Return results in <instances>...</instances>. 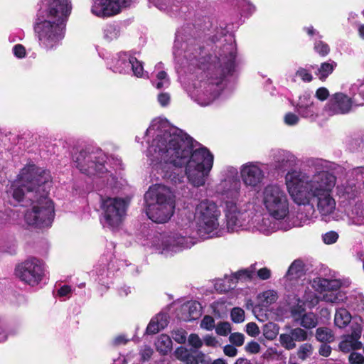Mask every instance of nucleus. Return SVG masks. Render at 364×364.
Here are the masks:
<instances>
[{
    "label": "nucleus",
    "instance_id": "3c124183",
    "mask_svg": "<svg viewBox=\"0 0 364 364\" xmlns=\"http://www.w3.org/2000/svg\"><path fill=\"white\" fill-rule=\"evenodd\" d=\"M229 341L236 346H241L244 343L245 336L241 333H233L230 335Z\"/></svg>",
    "mask_w": 364,
    "mask_h": 364
},
{
    "label": "nucleus",
    "instance_id": "c03bdc74",
    "mask_svg": "<svg viewBox=\"0 0 364 364\" xmlns=\"http://www.w3.org/2000/svg\"><path fill=\"white\" fill-rule=\"evenodd\" d=\"M312 104L314 103L313 100L311 99V95L308 93H304L299 97L298 102L295 107L296 109L302 107L304 108V107L311 105Z\"/></svg>",
    "mask_w": 364,
    "mask_h": 364
},
{
    "label": "nucleus",
    "instance_id": "8fccbe9b",
    "mask_svg": "<svg viewBox=\"0 0 364 364\" xmlns=\"http://www.w3.org/2000/svg\"><path fill=\"white\" fill-rule=\"evenodd\" d=\"M239 8L245 15H250L255 10V6L247 0H242L239 4Z\"/></svg>",
    "mask_w": 364,
    "mask_h": 364
},
{
    "label": "nucleus",
    "instance_id": "09e8293b",
    "mask_svg": "<svg viewBox=\"0 0 364 364\" xmlns=\"http://www.w3.org/2000/svg\"><path fill=\"white\" fill-rule=\"evenodd\" d=\"M200 328L211 331L215 328V319L210 316H205L200 322Z\"/></svg>",
    "mask_w": 364,
    "mask_h": 364
},
{
    "label": "nucleus",
    "instance_id": "1a4fd4ad",
    "mask_svg": "<svg viewBox=\"0 0 364 364\" xmlns=\"http://www.w3.org/2000/svg\"><path fill=\"white\" fill-rule=\"evenodd\" d=\"M128 201L122 198H102V223L109 228H118L124 218Z\"/></svg>",
    "mask_w": 364,
    "mask_h": 364
},
{
    "label": "nucleus",
    "instance_id": "774afa93",
    "mask_svg": "<svg viewBox=\"0 0 364 364\" xmlns=\"http://www.w3.org/2000/svg\"><path fill=\"white\" fill-rule=\"evenodd\" d=\"M328 96L329 92L326 87H320L316 92V97L321 101L326 100Z\"/></svg>",
    "mask_w": 364,
    "mask_h": 364
},
{
    "label": "nucleus",
    "instance_id": "dca6fc26",
    "mask_svg": "<svg viewBox=\"0 0 364 364\" xmlns=\"http://www.w3.org/2000/svg\"><path fill=\"white\" fill-rule=\"evenodd\" d=\"M264 164L248 162L240 168V176L245 186L252 189L260 188L265 178Z\"/></svg>",
    "mask_w": 364,
    "mask_h": 364
},
{
    "label": "nucleus",
    "instance_id": "423d86ee",
    "mask_svg": "<svg viewBox=\"0 0 364 364\" xmlns=\"http://www.w3.org/2000/svg\"><path fill=\"white\" fill-rule=\"evenodd\" d=\"M144 201L148 218L156 223L168 222L174 213V196L165 186H151L144 194Z\"/></svg>",
    "mask_w": 364,
    "mask_h": 364
},
{
    "label": "nucleus",
    "instance_id": "37998d69",
    "mask_svg": "<svg viewBox=\"0 0 364 364\" xmlns=\"http://www.w3.org/2000/svg\"><path fill=\"white\" fill-rule=\"evenodd\" d=\"M315 51L321 56H326L330 51V48L326 43L321 41H316L314 47Z\"/></svg>",
    "mask_w": 364,
    "mask_h": 364
},
{
    "label": "nucleus",
    "instance_id": "412c9836",
    "mask_svg": "<svg viewBox=\"0 0 364 364\" xmlns=\"http://www.w3.org/2000/svg\"><path fill=\"white\" fill-rule=\"evenodd\" d=\"M308 332L300 327L291 328L288 333L279 336V342L283 348L290 350L296 346V342H304L308 340Z\"/></svg>",
    "mask_w": 364,
    "mask_h": 364
},
{
    "label": "nucleus",
    "instance_id": "69168bd1",
    "mask_svg": "<svg viewBox=\"0 0 364 364\" xmlns=\"http://www.w3.org/2000/svg\"><path fill=\"white\" fill-rule=\"evenodd\" d=\"M13 52L15 56L18 58H24L26 55V49L21 44H17L14 46L13 48Z\"/></svg>",
    "mask_w": 364,
    "mask_h": 364
},
{
    "label": "nucleus",
    "instance_id": "f03ea898",
    "mask_svg": "<svg viewBox=\"0 0 364 364\" xmlns=\"http://www.w3.org/2000/svg\"><path fill=\"white\" fill-rule=\"evenodd\" d=\"M315 171L310 174L300 170H292L285 176V185L293 201L299 205H311L316 201L317 209L322 215H329L336 209L333 190L336 177L324 170L323 161H312Z\"/></svg>",
    "mask_w": 364,
    "mask_h": 364
},
{
    "label": "nucleus",
    "instance_id": "4c0bfd02",
    "mask_svg": "<svg viewBox=\"0 0 364 364\" xmlns=\"http://www.w3.org/2000/svg\"><path fill=\"white\" fill-rule=\"evenodd\" d=\"M296 110L299 114L304 118L314 119L317 116V109L314 104L304 107V108L296 109Z\"/></svg>",
    "mask_w": 364,
    "mask_h": 364
},
{
    "label": "nucleus",
    "instance_id": "6ab92c4d",
    "mask_svg": "<svg viewBox=\"0 0 364 364\" xmlns=\"http://www.w3.org/2000/svg\"><path fill=\"white\" fill-rule=\"evenodd\" d=\"M173 53L178 62L183 64V59L189 61L196 59L198 50L196 48H193L191 43L183 42V35L178 31L176 35Z\"/></svg>",
    "mask_w": 364,
    "mask_h": 364
},
{
    "label": "nucleus",
    "instance_id": "7ed1b4c3",
    "mask_svg": "<svg viewBox=\"0 0 364 364\" xmlns=\"http://www.w3.org/2000/svg\"><path fill=\"white\" fill-rule=\"evenodd\" d=\"M50 180L49 171L35 164H28L8 191L18 202L24 198L31 201V209L25 213V221L30 226L43 228L50 226L52 223L54 205L47 197Z\"/></svg>",
    "mask_w": 364,
    "mask_h": 364
},
{
    "label": "nucleus",
    "instance_id": "c756f323",
    "mask_svg": "<svg viewBox=\"0 0 364 364\" xmlns=\"http://www.w3.org/2000/svg\"><path fill=\"white\" fill-rule=\"evenodd\" d=\"M336 65V63L333 60L323 63L317 69L316 75L320 80H325L330 74L333 73Z\"/></svg>",
    "mask_w": 364,
    "mask_h": 364
},
{
    "label": "nucleus",
    "instance_id": "4d7b16f0",
    "mask_svg": "<svg viewBox=\"0 0 364 364\" xmlns=\"http://www.w3.org/2000/svg\"><path fill=\"white\" fill-rule=\"evenodd\" d=\"M284 121L287 125L294 126L299 123V118L296 114L288 112L284 115Z\"/></svg>",
    "mask_w": 364,
    "mask_h": 364
},
{
    "label": "nucleus",
    "instance_id": "ea45409f",
    "mask_svg": "<svg viewBox=\"0 0 364 364\" xmlns=\"http://www.w3.org/2000/svg\"><path fill=\"white\" fill-rule=\"evenodd\" d=\"M361 327L359 325H356L353 327L351 333L346 336L350 340L353 341L355 348H362V343L358 341L361 336Z\"/></svg>",
    "mask_w": 364,
    "mask_h": 364
},
{
    "label": "nucleus",
    "instance_id": "4468645a",
    "mask_svg": "<svg viewBox=\"0 0 364 364\" xmlns=\"http://www.w3.org/2000/svg\"><path fill=\"white\" fill-rule=\"evenodd\" d=\"M110 68L114 73L122 74H129L132 72L136 77H142L144 73L141 63L126 52L119 53L113 57Z\"/></svg>",
    "mask_w": 364,
    "mask_h": 364
},
{
    "label": "nucleus",
    "instance_id": "bb28decb",
    "mask_svg": "<svg viewBox=\"0 0 364 364\" xmlns=\"http://www.w3.org/2000/svg\"><path fill=\"white\" fill-rule=\"evenodd\" d=\"M351 321L350 314L343 308L338 309L335 314L334 323L338 328L346 327Z\"/></svg>",
    "mask_w": 364,
    "mask_h": 364
},
{
    "label": "nucleus",
    "instance_id": "72a5a7b5",
    "mask_svg": "<svg viewBox=\"0 0 364 364\" xmlns=\"http://www.w3.org/2000/svg\"><path fill=\"white\" fill-rule=\"evenodd\" d=\"M314 352V347L311 343H305L300 345L296 350L298 358L302 361L310 358Z\"/></svg>",
    "mask_w": 364,
    "mask_h": 364
},
{
    "label": "nucleus",
    "instance_id": "5fc2aeb1",
    "mask_svg": "<svg viewBox=\"0 0 364 364\" xmlns=\"http://www.w3.org/2000/svg\"><path fill=\"white\" fill-rule=\"evenodd\" d=\"M296 75L299 77L304 82H309L313 79V76L310 71L303 68H300L297 70Z\"/></svg>",
    "mask_w": 364,
    "mask_h": 364
},
{
    "label": "nucleus",
    "instance_id": "393cba45",
    "mask_svg": "<svg viewBox=\"0 0 364 364\" xmlns=\"http://www.w3.org/2000/svg\"><path fill=\"white\" fill-rule=\"evenodd\" d=\"M167 324L168 320L166 315L158 314L150 321L146 328V333L156 334L164 329Z\"/></svg>",
    "mask_w": 364,
    "mask_h": 364
},
{
    "label": "nucleus",
    "instance_id": "6e6d98bb",
    "mask_svg": "<svg viewBox=\"0 0 364 364\" xmlns=\"http://www.w3.org/2000/svg\"><path fill=\"white\" fill-rule=\"evenodd\" d=\"M135 0H112L113 4L117 6L115 8L117 14L120 13L122 9L129 7Z\"/></svg>",
    "mask_w": 364,
    "mask_h": 364
},
{
    "label": "nucleus",
    "instance_id": "e433bc0d",
    "mask_svg": "<svg viewBox=\"0 0 364 364\" xmlns=\"http://www.w3.org/2000/svg\"><path fill=\"white\" fill-rule=\"evenodd\" d=\"M350 91L351 94L357 95L360 97V103L364 105V78L358 79L351 85Z\"/></svg>",
    "mask_w": 364,
    "mask_h": 364
},
{
    "label": "nucleus",
    "instance_id": "a18cd8bd",
    "mask_svg": "<svg viewBox=\"0 0 364 364\" xmlns=\"http://www.w3.org/2000/svg\"><path fill=\"white\" fill-rule=\"evenodd\" d=\"M186 332L183 329L174 330L171 333L173 339L179 344H183L186 343Z\"/></svg>",
    "mask_w": 364,
    "mask_h": 364
},
{
    "label": "nucleus",
    "instance_id": "39448f33",
    "mask_svg": "<svg viewBox=\"0 0 364 364\" xmlns=\"http://www.w3.org/2000/svg\"><path fill=\"white\" fill-rule=\"evenodd\" d=\"M241 182L236 168H230L223 175L216 191L224 207L227 229L237 232L247 228L249 215L239 207L241 199Z\"/></svg>",
    "mask_w": 364,
    "mask_h": 364
},
{
    "label": "nucleus",
    "instance_id": "a878e982",
    "mask_svg": "<svg viewBox=\"0 0 364 364\" xmlns=\"http://www.w3.org/2000/svg\"><path fill=\"white\" fill-rule=\"evenodd\" d=\"M304 273L303 263L300 260H294L288 269L284 277L287 280L292 281L301 277Z\"/></svg>",
    "mask_w": 364,
    "mask_h": 364
},
{
    "label": "nucleus",
    "instance_id": "473e14b6",
    "mask_svg": "<svg viewBox=\"0 0 364 364\" xmlns=\"http://www.w3.org/2000/svg\"><path fill=\"white\" fill-rule=\"evenodd\" d=\"M183 310L188 311V320L196 319L200 315V305L196 301L188 302L183 306Z\"/></svg>",
    "mask_w": 364,
    "mask_h": 364
},
{
    "label": "nucleus",
    "instance_id": "20e7f679",
    "mask_svg": "<svg viewBox=\"0 0 364 364\" xmlns=\"http://www.w3.org/2000/svg\"><path fill=\"white\" fill-rule=\"evenodd\" d=\"M220 216V210L215 202L209 199L202 200L196 205L194 215L191 213L187 215V228L169 235H154L151 246L166 257L191 247L195 243L191 230L194 224L196 233L200 237L208 239L218 237Z\"/></svg>",
    "mask_w": 364,
    "mask_h": 364
},
{
    "label": "nucleus",
    "instance_id": "79ce46f5",
    "mask_svg": "<svg viewBox=\"0 0 364 364\" xmlns=\"http://www.w3.org/2000/svg\"><path fill=\"white\" fill-rule=\"evenodd\" d=\"M230 316L233 322L242 323L245 321V311L240 307H235L230 312Z\"/></svg>",
    "mask_w": 364,
    "mask_h": 364
},
{
    "label": "nucleus",
    "instance_id": "f3484780",
    "mask_svg": "<svg viewBox=\"0 0 364 364\" xmlns=\"http://www.w3.org/2000/svg\"><path fill=\"white\" fill-rule=\"evenodd\" d=\"M291 227V225L287 223V220H277L268 214L257 216L252 220L251 228L253 230L268 235L278 230H288Z\"/></svg>",
    "mask_w": 364,
    "mask_h": 364
},
{
    "label": "nucleus",
    "instance_id": "13d9d810",
    "mask_svg": "<svg viewBox=\"0 0 364 364\" xmlns=\"http://www.w3.org/2000/svg\"><path fill=\"white\" fill-rule=\"evenodd\" d=\"M339 348L343 352H349L351 350L356 349L354 348L353 341L350 340L348 337H346V339L340 343Z\"/></svg>",
    "mask_w": 364,
    "mask_h": 364
},
{
    "label": "nucleus",
    "instance_id": "052dcab7",
    "mask_svg": "<svg viewBox=\"0 0 364 364\" xmlns=\"http://www.w3.org/2000/svg\"><path fill=\"white\" fill-rule=\"evenodd\" d=\"M348 360L351 364H364V356L358 353H351Z\"/></svg>",
    "mask_w": 364,
    "mask_h": 364
},
{
    "label": "nucleus",
    "instance_id": "0eeeda50",
    "mask_svg": "<svg viewBox=\"0 0 364 364\" xmlns=\"http://www.w3.org/2000/svg\"><path fill=\"white\" fill-rule=\"evenodd\" d=\"M264 209L277 220H287L290 202L283 187L273 183L267 185L261 193Z\"/></svg>",
    "mask_w": 364,
    "mask_h": 364
},
{
    "label": "nucleus",
    "instance_id": "2f4dec72",
    "mask_svg": "<svg viewBox=\"0 0 364 364\" xmlns=\"http://www.w3.org/2000/svg\"><path fill=\"white\" fill-rule=\"evenodd\" d=\"M119 36V28L114 23L107 24L103 28V37L107 41L116 40Z\"/></svg>",
    "mask_w": 364,
    "mask_h": 364
},
{
    "label": "nucleus",
    "instance_id": "c85d7f7f",
    "mask_svg": "<svg viewBox=\"0 0 364 364\" xmlns=\"http://www.w3.org/2000/svg\"><path fill=\"white\" fill-rule=\"evenodd\" d=\"M259 305L267 307L274 303L277 299V294L274 290H267L257 296Z\"/></svg>",
    "mask_w": 364,
    "mask_h": 364
},
{
    "label": "nucleus",
    "instance_id": "aec40b11",
    "mask_svg": "<svg viewBox=\"0 0 364 364\" xmlns=\"http://www.w3.org/2000/svg\"><path fill=\"white\" fill-rule=\"evenodd\" d=\"M291 315L294 321L304 329H312L318 323V316L313 312H306L305 308L300 304V301L291 308Z\"/></svg>",
    "mask_w": 364,
    "mask_h": 364
},
{
    "label": "nucleus",
    "instance_id": "e2e57ef3",
    "mask_svg": "<svg viewBox=\"0 0 364 364\" xmlns=\"http://www.w3.org/2000/svg\"><path fill=\"white\" fill-rule=\"evenodd\" d=\"M257 277L262 280H267L271 277V270L267 267H263L257 270Z\"/></svg>",
    "mask_w": 364,
    "mask_h": 364
},
{
    "label": "nucleus",
    "instance_id": "5701e85b",
    "mask_svg": "<svg viewBox=\"0 0 364 364\" xmlns=\"http://www.w3.org/2000/svg\"><path fill=\"white\" fill-rule=\"evenodd\" d=\"M112 0H92L91 13L99 18H107L117 15Z\"/></svg>",
    "mask_w": 364,
    "mask_h": 364
},
{
    "label": "nucleus",
    "instance_id": "49530a36",
    "mask_svg": "<svg viewBox=\"0 0 364 364\" xmlns=\"http://www.w3.org/2000/svg\"><path fill=\"white\" fill-rule=\"evenodd\" d=\"M231 331L230 324L228 322H220L215 326L217 334L223 336H227Z\"/></svg>",
    "mask_w": 364,
    "mask_h": 364
},
{
    "label": "nucleus",
    "instance_id": "cd10ccee",
    "mask_svg": "<svg viewBox=\"0 0 364 364\" xmlns=\"http://www.w3.org/2000/svg\"><path fill=\"white\" fill-rule=\"evenodd\" d=\"M256 272L255 265H252L249 268L240 269L232 274V280L237 282L239 280H251L254 278Z\"/></svg>",
    "mask_w": 364,
    "mask_h": 364
},
{
    "label": "nucleus",
    "instance_id": "58836bf2",
    "mask_svg": "<svg viewBox=\"0 0 364 364\" xmlns=\"http://www.w3.org/2000/svg\"><path fill=\"white\" fill-rule=\"evenodd\" d=\"M156 79L153 81V85L157 89H161L168 86L169 80L166 72L159 71L156 75Z\"/></svg>",
    "mask_w": 364,
    "mask_h": 364
},
{
    "label": "nucleus",
    "instance_id": "338daca9",
    "mask_svg": "<svg viewBox=\"0 0 364 364\" xmlns=\"http://www.w3.org/2000/svg\"><path fill=\"white\" fill-rule=\"evenodd\" d=\"M204 343L207 346H210V347H217L218 346H220V343L218 342V341L213 336H205L204 338H203V341Z\"/></svg>",
    "mask_w": 364,
    "mask_h": 364
},
{
    "label": "nucleus",
    "instance_id": "de8ad7c7",
    "mask_svg": "<svg viewBox=\"0 0 364 364\" xmlns=\"http://www.w3.org/2000/svg\"><path fill=\"white\" fill-rule=\"evenodd\" d=\"M188 344L195 349H198L203 346V340L196 333H191L188 338Z\"/></svg>",
    "mask_w": 364,
    "mask_h": 364
},
{
    "label": "nucleus",
    "instance_id": "b1692460",
    "mask_svg": "<svg viewBox=\"0 0 364 364\" xmlns=\"http://www.w3.org/2000/svg\"><path fill=\"white\" fill-rule=\"evenodd\" d=\"M235 47L232 43L225 44L219 53L218 60L223 67L224 73L230 74L235 68Z\"/></svg>",
    "mask_w": 364,
    "mask_h": 364
},
{
    "label": "nucleus",
    "instance_id": "864d4df0",
    "mask_svg": "<svg viewBox=\"0 0 364 364\" xmlns=\"http://www.w3.org/2000/svg\"><path fill=\"white\" fill-rule=\"evenodd\" d=\"M339 192L343 195H346L348 198H350L355 196V186L354 183L349 184L344 186L343 185L338 187Z\"/></svg>",
    "mask_w": 364,
    "mask_h": 364
},
{
    "label": "nucleus",
    "instance_id": "a19ab883",
    "mask_svg": "<svg viewBox=\"0 0 364 364\" xmlns=\"http://www.w3.org/2000/svg\"><path fill=\"white\" fill-rule=\"evenodd\" d=\"M299 301L300 304H301V301ZM318 297L316 295V294L312 291H309L305 294L302 305L304 306L306 304L308 308L312 309L318 304Z\"/></svg>",
    "mask_w": 364,
    "mask_h": 364
},
{
    "label": "nucleus",
    "instance_id": "6e6552de",
    "mask_svg": "<svg viewBox=\"0 0 364 364\" xmlns=\"http://www.w3.org/2000/svg\"><path fill=\"white\" fill-rule=\"evenodd\" d=\"M65 22L37 14L35 26L41 45L47 49L55 47L64 37Z\"/></svg>",
    "mask_w": 364,
    "mask_h": 364
},
{
    "label": "nucleus",
    "instance_id": "f257e3e1",
    "mask_svg": "<svg viewBox=\"0 0 364 364\" xmlns=\"http://www.w3.org/2000/svg\"><path fill=\"white\" fill-rule=\"evenodd\" d=\"M146 135L154 136L146 156L162 178L180 183L183 177L181 168L186 165L185 173L191 184L200 187L205 183L214 159L208 149L202 147L193 150L191 138L159 120L153 121Z\"/></svg>",
    "mask_w": 364,
    "mask_h": 364
},
{
    "label": "nucleus",
    "instance_id": "bf43d9fd",
    "mask_svg": "<svg viewBox=\"0 0 364 364\" xmlns=\"http://www.w3.org/2000/svg\"><path fill=\"white\" fill-rule=\"evenodd\" d=\"M246 332L248 335L255 337L260 333L259 327L255 323L250 322L246 325Z\"/></svg>",
    "mask_w": 364,
    "mask_h": 364
},
{
    "label": "nucleus",
    "instance_id": "9d476101",
    "mask_svg": "<svg viewBox=\"0 0 364 364\" xmlns=\"http://www.w3.org/2000/svg\"><path fill=\"white\" fill-rule=\"evenodd\" d=\"M223 77H210L200 82L198 86L191 92V97L202 107L210 105L216 100L224 88Z\"/></svg>",
    "mask_w": 364,
    "mask_h": 364
},
{
    "label": "nucleus",
    "instance_id": "603ef678",
    "mask_svg": "<svg viewBox=\"0 0 364 364\" xmlns=\"http://www.w3.org/2000/svg\"><path fill=\"white\" fill-rule=\"evenodd\" d=\"M325 244L331 245L335 243L338 239V234L335 231H329L322 236Z\"/></svg>",
    "mask_w": 364,
    "mask_h": 364
},
{
    "label": "nucleus",
    "instance_id": "2eb2a0df",
    "mask_svg": "<svg viewBox=\"0 0 364 364\" xmlns=\"http://www.w3.org/2000/svg\"><path fill=\"white\" fill-rule=\"evenodd\" d=\"M72 9L69 0H42L38 14H43L48 18L65 21Z\"/></svg>",
    "mask_w": 364,
    "mask_h": 364
},
{
    "label": "nucleus",
    "instance_id": "0e129e2a",
    "mask_svg": "<svg viewBox=\"0 0 364 364\" xmlns=\"http://www.w3.org/2000/svg\"><path fill=\"white\" fill-rule=\"evenodd\" d=\"M153 354V350L148 346H144L140 350V355L144 360H149Z\"/></svg>",
    "mask_w": 364,
    "mask_h": 364
},
{
    "label": "nucleus",
    "instance_id": "4be33fe9",
    "mask_svg": "<svg viewBox=\"0 0 364 364\" xmlns=\"http://www.w3.org/2000/svg\"><path fill=\"white\" fill-rule=\"evenodd\" d=\"M272 166L277 170L285 171L296 165V158L288 151L274 150L272 154Z\"/></svg>",
    "mask_w": 364,
    "mask_h": 364
},
{
    "label": "nucleus",
    "instance_id": "9b49d317",
    "mask_svg": "<svg viewBox=\"0 0 364 364\" xmlns=\"http://www.w3.org/2000/svg\"><path fill=\"white\" fill-rule=\"evenodd\" d=\"M105 156L101 151L87 153L81 151L75 159L77 167L80 171L88 176L98 175L101 178L111 176L107 173L104 163Z\"/></svg>",
    "mask_w": 364,
    "mask_h": 364
},
{
    "label": "nucleus",
    "instance_id": "ddd939ff",
    "mask_svg": "<svg viewBox=\"0 0 364 364\" xmlns=\"http://www.w3.org/2000/svg\"><path fill=\"white\" fill-rule=\"evenodd\" d=\"M350 97L343 92H337L331 95L329 101L324 107V111L328 116L345 114L350 112L352 107L362 106L358 96L351 94Z\"/></svg>",
    "mask_w": 364,
    "mask_h": 364
},
{
    "label": "nucleus",
    "instance_id": "680f3d73",
    "mask_svg": "<svg viewBox=\"0 0 364 364\" xmlns=\"http://www.w3.org/2000/svg\"><path fill=\"white\" fill-rule=\"evenodd\" d=\"M261 347L259 344L256 341H251L248 343L245 346L247 352L250 353H258L260 351Z\"/></svg>",
    "mask_w": 364,
    "mask_h": 364
},
{
    "label": "nucleus",
    "instance_id": "c9c22d12",
    "mask_svg": "<svg viewBox=\"0 0 364 364\" xmlns=\"http://www.w3.org/2000/svg\"><path fill=\"white\" fill-rule=\"evenodd\" d=\"M316 338L318 341L323 343L331 342L333 341V334L328 328H318L316 331Z\"/></svg>",
    "mask_w": 364,
    "mask_h": 364
},
{
    "label": "nucleus",
    "instance_id": "a211bd4d",
    "mask_svg": "<svg viewBox=\"0 0 364 364\" xmlns=\"http://www.w3.org/2000/svg\"><path fill=\"white\" fill-rule=\"evenodd\" d=\"M312 286L318 291H326L322 298L326 302L338 303L342 300L341 294L336 292L341 286L340 280L318 277L314 279Z\"/></svg>",
    "mask_w": 364,
    "mask_h": 364
},
{
    "label": "nucleus",
    "instance_id": "f8f14e48",
    "mask_svg": "<svg viewBox=\"0 0 364 364\" xmlns=\"http://www.w3.org/2000/svg\"><path fill=\"white\" fill-rule=\"evenodd\" d=\"M44 264L37 258H30L18 264L16 268V276L31 286L40 283L44 277Z\"/></svg>",
    "mask_w": 364,
    "mask_h": 364
},
{
    "label": "nucleus",
    "instance_id": "7c9ffc66",
    "mask_svg": "<svg viewBox=\"0 0 364 364\" xmlns=\"http://www.w3.org/2000/svg\"><path fill=\"white\" fill-rule=\"evenodd\" d=\"M156 347L158 351L162 354H166L171 350L172 341L168 336L162 334L158 338Z\"/></svg>",
    "mask_w": 364,
    "mask_h": 364
},
{
    "label": "nucleus",
    "instance_id": "f704fd0d",
    "mask_svg": "<svg viewBox=\"0 0 364 364\" xmlns=\"http://www.w3.org/2000/svg\"><path fill=\"white\" fill-rule=\"evenodd\" d=\"M262 331L264 336L267 339L272 341L277 337L279 333V327L276 323L269 322L264 325Z\"/></svg>",
    "mask_w": 364,
    "mask_h": 364
}]
</instances>
